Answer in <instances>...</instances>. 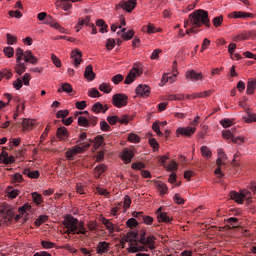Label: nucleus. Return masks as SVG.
I'll return each instance as SVG.
<instances>
[{"label":"nucleus","mask_w":256,"mask_h":256,"mask_svg":"<svg viewBox=\"0 0 256 256\" xmlns=\"http://www.w3.org/2000/svg\"><path fill=\"white\" fill-rule=\"evenodd\" d=\"M64 227H66L68 235H87L85 222L79 221L71 215L66 216L64 220Z\"/></svg>","instance_id":"nucleus-1"},{"label":"nucleus","mask_w":256,"mask_h":256,"mask_svg":"<svg viewBox=\"0 0 256 256\" xmlns=\"http://www.w3.org/2000/svg\"><path fill=\"white\" fill-rule=\"evenodd\" d=\"M190 23L194 27H211V21L209 20V13L205 10H195L189 15Z\"/></svg>","instance_id":"nucleus-2"},{"label":"nucleus","mask_w":256,"mask_h":256,"mask_svg":"<svg viewBox=\"0 0 256 256\" xmlns=\"http://www.w3.org/2000/svg\"><path fill=\"white\" fill-rule=\"evenodd\" d=\"M147 235V231L145 230H141L139 233V240L138 243H140V245H148V249H150V251H153L154 249H156L155 243L157 241V237L155 235H151L146 237Z\"/></svg>","instance_id":"nucleus-3"},{"label":"nucleus","mask_w":256,"mask_h":256,"mask_svg":"<svg viewBox=\"0 0 256 256\" xmlns=\"http://www.w3.org/2000/svg\"><path fill=\"white\" fill-rule=\"evenodd\" d=\"M14 70L19 76L27 71V66L23 63V49L21 48L16 49V66Z\"/></svg>","instance_id":"nucleus-4"},{"label":"nucleus","mask_w":256,"mask_h":256,"mask_svg":"<svg viewBox=\"0 0 256 256\" xmlns=\"http://www.w3.org/2000/svg\"><path fill=\"white\" fill-rule=\"evenodd\" d=\"M135 7H137V0H122L115 5V11L123 9V11H126V13H133Z\"/></svg>","instance_id":"nucleus-5"},{"label":"nucleus","mask_w":256,"mask_h":256,"mask_svg":"<svg viewBox=\"0 0 256 256\" xmlns=\"http://www.w3.org/2000/svg\"><path fill=\"white\" fill-rule=\"evenodd\" d=\"M197 131V127H178L176 129V137H186V138H191L195 135Z\"/></svg>","instance_id":"nucleus-6"},{"label":"nucleus","mask_w":256,"mask_h":256,"mask_svg":"<svg viewBox=\"0 0 256 256\" xmlns=\"http://www.w3.org/2000/svg\"><path fill=\"white\" fill-rule=\"evenodd\" d=\"M138 233L135 231H129L127 234L120 238V245L122 249H125V243H136L138 241Z\"/></svg>","instance_id":"nucleus-7"},{"label":"nucleus","mask_w":256,"mask_h":256,"mask_svg":"<svg viewBox=\"0 0 256 256\" xmlns=\"http://www.w3.org/2000/svg\"><path fill=\"white\" fill-rule=\"evenodd\" d=\"M127 101H129V97L125 94H115L112 97V103L114 107H118V109H121V107H126Z\"/></svg>","instance_id":"nucleus-8"},{"label":"nucleus","mask_w":256,"mask_h":256,"mask_svg":"<svg viewBox=\"0 0 256 256\" xmlns=\"http://www.w3.org/2000/svg\"><path fill=\"white\" fill-rule=\"evenodd\" d=\"M158 223H171L173 217H170L167 212H163V207H159L156 211Z\"/></svg>","instance_id":"nucleus-9"},{"label":"nucleus","mask_w":256,"mask_h":256,"mask_svg":"<svg viewBox=\"0 0 256 256\" xmlns=\"http://www.w3.org/2000/svg\"><path fill=\"white\" fill-rule=\"evenodd\" d=\"M230 19H253L255 15L250 12L234 11L228 15Z\"/></svg>","instance_id":"nucleus-10"},{"label":"nucleus","mask_w":256,"mask_h":256,"mask_svg":"<svg viewBox=\"0 0 256 256\" xmlns=\"http://www.w3.org/2000/svg\"><path fill=\"white\" fill-rule=\"evenodd\" d=\"M203 77V73L197 72L194 69L188 70L185 73V79H187V81H201Z\"/></svg>","instance_id":"nucleus-11"},{"label":"nucleus","mask_w":256,"mask_h":256,"mask_svg":"<svg viewBox=\"0 0 256 256\" xmlns=\"http://www.w3.org/2000/svg\"><path fill=\"white\" fill-rule=\"evenodd\" d=\"M80 153H85V148L76 145L69 149L68 151H66V159H68L69 161H73L75 155H79Z\"/></svg>","instance_id":"nucleus-12"},{"label":"nucleus","mask_w":256,"mask_h":256,"mask_svg":"<svg viewBox=\"0 0 256 256\" xmlns=\"http://www.w3.org/2000/svg\"><path fill=\"white\" fill-rule=\"evenodd\" d=\"M135 92L137 97H149V95H151V87L148 85L139 84L136 87Z\"/></svg>","instance_id":"nucleus-13"},{"label":"nucleus","mask_w":256,"mask_h":256,"mask_svg":"<svg viewBox=\"0 0 256 256\" xmlns=\"http://www.w3.org/2000/svg\"><path fill=\"white\" fill-rule=\"evenodd\" d=\"M139 75V67L134 66L130 72L127 74L124 83L125 85H131L135 79H137V76Z\"/></svg>","instance_id":"nucleus-14"},{"label":"nucleus","mask_w":256,"mask_h":256,"mask_svg":"<svg viewBox=\"0 0 256 256\" xmlns=\"http://www.w3.org/2000/svg\"><path fill=\"white\" fill-rule=\"evenodd\" d=\"M71 59L73 61L74 66L79 67L83 62V53L79 49L73 50L71 52Z\"/></svg>","instance_id":"nucleus-15"},{"label":"nucleus","mask_w":256,"mask_h":256,"mask_svg":"<svg viewBox=\"0 0 256 256\" xmlns=\"http://www.w3.org/2000/svg\"><path fill=\"white\" fill-rule=\"evenodd\" d=\"M25 63H30L31 65H37L39 63V59L33 55V52L31 50L23 51V57Z\"/></svg>","instance_id":"nucleus-16"},{"label":"nucleus","mask_w":256,"mask_h":256,"mask_svg":"<svg viewBox=\"0 0 256 256\" xmlns=\"http://www.w3.org/2000/svg\"><path fill=\"white\" fill-rule=\"evenodd\" d=\"M81 0H58L56 2V5L60 7V9H63V11H69V9H72L73 4L71 3H79Z\"/></svg>","instance_id":"nucleus-17"},{"label":"nucleus","mask_w":256,"mask_h":256,"mask_svg":"<svg viewBox=\"0 0 256 256\" xmlns=\"http://www.w3.org/2000/svg\"><path fill=\"white\" fill-rule=\"evenodd\" d=\"M133 157H135L133 150H124L120 155L121 160L126 163V165H129V163L133 161Z\"/></svg>","instance_id":"nucleus-18"},{"label":"nucleus","mask_w":256,"mask_h":256,"mask_svg":"<svg viewBox=\"0 0 256 256\" xmlns=\"http://www.w3.org/2000/svg\"><path fill=\"white\" fill-rule=\"evenodd\" d=\"M212 93L213 91L211 90L197 92V93L186 96V99H205L207 97H211Z\"/></svg>","instance_id":"nucleus-19"},{"label":"nucleus","mask_w":256,"mask_h":256,"mask_svg":"<svg viewBox=\"0 0 256 256\" xmlns=\"http://www.w3.org/2000/svg\"><path fill=\"white\" fill-rule=\"evenodd\" d=\"M0 163H3L4 165L15 163V157L13 155L9 156V153L2 151L0 154Z\"/></svg>","instance_id":"nucleus-20"},{"label":"nucleus","mask_w":256,"mask_h":256,"mask_svg":"<svg viewBox=\"0 0 256 256\" xmlns=\"http://www.w3.org/2000/svg\"><path fill=\"white\" fill-rule=\"evenodd\" d=\"M120 36L124 41H131L135 37V30H128L127 28H122L120 31Z\"/></svg>","instance_id":"nucleus-21"},{"label":"nucleus","mask_w":256,"mask_h":256,"mask_svg":"<svg viewBox=\"0 0 256 256\" xmlns=\"http://www.w3.org/2000/svg\"><path fill=\"white\" fill-rule=\"evenodd\" d=\"M83 25H86L87 27H89L91 25V17L86 16L85 18L78 19V23L75 27L77 33L81 31Z\"/></svg>","instance_id":"nucleus-22"},{"label":"nucleus","mask_w":256,"mask_h":256,"mask_svg":"<svg viewBox=\"0 0 256 256\" xmlns=\"http://www.w3.org/2000/svg\"><path fill=\"white\" fill-rule=\"evenodd\" d=\"M84 77L87 81H93L96 77L95 72H93V65L89 64L86 66L84 71Z\"/></svg>","instance_id":"nucleus-23"},{"label":"nucleus","mask_w":256,"mask_h":256,"mask_svg":"<svg viewBox=\"0 0 256 256\" xmlns=\"http://www.w3.org/2000/svg\"><path fill=\"white\" fill-rule=\"evenodd\" d=\"M101 223L104 224L105 228L107 229L108 233H115V227H117L116 224H113L111 220L102 217Z\"/></svg>","instance_id":"nucleus-24"},{"label":"nucleus","mask_w":256,"mask_h":256,"mask_svg":"<svg viewBox=\"0 0 256 256\" xmlns=\"http://www.w3.org/2000/svg\"><path fill=\"white\" fill-rule=\"evenodd\" d=\"M56 137L60 141H65L69 137V131L65 128V126L59 127L56 132Z\"/></svg>","instance_id":"nucleus-25"},{"label":"nucleus","mask_w":256,"mask_h":256,"mask_svg":"<svg viewBox=\"0 0 256 256\" xmlns=\"http://www.w3.org/2000/svg\"><path fill=\"white\" fill-rule=\"evenodd\" d=\"M109 251V243L106 241L99 242L96 247V252L98 255H103V253H108Z\"/></svg>","instance_id":"nucleus-26"},{"label":"nucleus","mask_w":256,"mask_h":256,"mask_svg":"<svg viewBox=\"0 0 256 256\" xmlns=\"http://www.w3.org/2000/svg\"><path fill=\"white\" fill-rule=\"evenodd\" d=\"M22 173L23 175H26V177H28L29 179H39L41 175L39 170L31 171V169L29 168L24 169Z\"/></svg>","instance_id":"nucleus-27"},{"label":"nucleus","mask_w":256,"mask_h":256,"mask_svg":"<svg viewBox=\"0 0 256 256\" xmlns=\"http://www.w3.org/2000/svg\"><path fill=\"white\" fill-rule=\"evenodd\" d=\"M200 152H201L203 159H206V161H208V159H211V157H213V152L207 146H202L200 148Z\"/></svg>","instance_id":"nucleus-28"},{"label":"nucleus","mask_w":256,"mask_h":256,"mask_svg":"<svg viewBox=\"0 0 256 256\" xmlns=\"http://www.w3.org/2000/svg\"><path fill=\"white\" fill-rule=\"evenodd\" d=\"M255 89H256V79L248 80L246 95H253V93H255Z\"/></svg>","instance_id":"nucleus-29"},{"label":"nucleus","mask_w":256,"mask_h":256,"mask_svg":"<svg viewBox=\"0 0 256 256\" xmlns=\"http://www.w3.org/2000/svg\"><path fill=\"white\" fill-rule=\"evenodd\" d=\"M6 193L8 199H17V197L19 196V190L13 189V186H8L6 188Z\"/></svg>","instance_id":"nucleus-30"},{"label":"nucleus","mask_w":256,"mask_h":256,"mask_svg":"<svg viewBox=\"0 0 256 256\" xmlns=\"http://www.w3.org/2000/svg\"><path fill=\"white\" fill-rule=\"evenodd\" d=\"M230 198L232 199V201H235L236 203H243L244 201V198H243V194L242 192H235V191H232L230 192Z\"/></svg>","instance_id":"nucleus-31"},{"label":"nucleus","mask_w":256,"mask_h":256,"mask_svg":"<svg viewBox=\"0 0 256 256\" xmlns=\"http://www.w3.org/2000/svg\"><path fill=\"white\" fill-rule=\"evenodd\" d=\"M105 171H107V166L105 164H99L98 166H96L94 168V175L96 179H99V177H101V174L105 173Z\"/></svg>","instance_id":"nucleus-32"},{"label":"nucleus","mask_w":256,"mask_h":256,"mask_svg":"<svg viewBox=\"0 0 256 256\" xmlns=\"http://www.w3.org/2000/svg\"><path fill=\"white\" fill-rule=\"evenodd\" d=\"M33 120L31 119H23L22 121V127H23V131H31V129H33Z\"/></svg>","instance_id":"nucleus-33"},{"label":"nucleus","mask_w":256,"mask_h":256,"mask_svg":"<svg viewBox=\"0 0 256 256\" xmlns=\"http://www.w3.org/2000/svg\"><path fill=\"white\" fill-rule=\"evenodd\" d=\"M3 53H4L5 57H7L8 59H11L15 55V49H13V47H11V46L4 47Z\"/></svg>","instance_id":"nucleus-34"},{"label":"nucleus","mask_w":256,"mask_h":256,"mask_svg":"<svg viewBox=\"0 0 256 256\" xmlns=\"http://www.w3.org/2000/svg\"><path fill=\"white\" fill-rule=\"evenodd\" d=\"M99 91L102 93L109 94L112 91L111 84L109 83H102L99 85Z\"/></svg>","instance_id":"nucleus-35"},{"label":"nucleus","mask_w":256,"mask_h":256,"mask_svg":"<svg viewBox=\"0 0 256 256\" xmlns=\"http://www.w3.org/2000/svg\"><path fill=\"white\" fill-rule=\"evenodd\" d=\"M63 91L64 93H73V86L69 83H63L62 88L58 89V93H61Z\"/></svg>","instance_id":"nucleus-36"},{"label":"nucleus","mask_w":256,"mask_h":256,"mask_svg":"<svg viewBox=\"0 0 256 256\" xmlns=\"http://www.w3.org/2000/svg\"><path fill=\"white\" fill-rule=\"evenodd\" d=\"M127 141H129V143H140L141 137L135 133H130L127 137Z\"/></svg>","instance_id":"nucleus-37"},{"label":"nucleus","mask_w":256,"mask_h":256,"mask_svg":"<svg viewBox=\"0 0 256 256\" xmlns=\"http://www.w3.org/2000/svg\"><path fill=\"white\" fill-rule=\"evenodd\" d=\"M32 199L33 203L36 205H41V203H43V196L37 192L32 193Z\"/></svg>","instance_id":"nucleus-38"},{"label":"nucleus","mask_w":256,"mask_h":256,"mask_svg":"<svg viewBox=\"0 0 256 256\" xmlns=\"http://www.w3.org/2000/svg\"><path fill=\"white\" fill-rule=\"evenodd\" d=\"M91 111L93 113L99 114L103 112V104H101V102H96L93 104Z\"/></svg>","instance_id":"nucleus-39"},{"label":"nucleus","mask_w":256,"mask_h":256,"mask_svg":"<svg viewBox=\"0 0 256 256\" xmlns=\"http://www.w3.org/2000/svg\"><path fill=\"white\" fill-rule=\"evenodd\" d=\"M177 169H179V164H177L175 160L170 161V163L166 167V171H169L170 173H173V171H177Z\"/></svg>","instance_id":"nucleus-40"},{"label":"nucleus","mask_w":256,"mask_h":256,"mask_svg":"<svg viewBox=\"0 0 256 256\" xmlns=\"http://www.w3.org/2000/svg\"><path fill=\"white\" fill-rule=\"evenodd\" d=\"M115 45H116L115 39L108 38L106 40L105 47H106L107 51H113V49H115Z\"/></svg>","instance_id":"nucleus-41"},{"label":"nucleus","mask_w":256,"mask_h":256,"mask_svg":"<svg viewBox=\"0 0 256 256\" xmlns=\"http://www.w3.org/2000/svg\"><path fill=\"white\" fill-rule=\"evenodd\" d=\"M0 74L2 75V79H11V77H13V72L11 71V69H2L0 71Z\"/></svg>","instance_id":"nucleus-42"},{"label":"nucleus","mask_w":256,"mask_h":256,"mask_svg":"<svg viewBox=\"0 0 256 256\" xmlns=\"http://www.w3.org/2000/svg\"><path fill=\"white\" fill-rule=\"evenodd\" d=\"M98 121H99V118L97 116L88 114V127H95Z\"/></svg>","instance_id":"nucleus-43"},{"label":"nucleus","mask_w":256,"mask_h":256,"mask_svg":"<svg viewBox=\"0 0 256 256\" xmlns=\"http://www.w3.org/2000/svg\"><path fill=\"white\" fill-rule=\"evenodd\" d=\"M148 143L150 145V147L153 149V151H159V142H157V139L155 138H150L148 140Z\"/></svg>","instance_id":"nucleus-44"},{"label":"nucleus","mask_w":256,"mask_h":256,"mask_svg":"<svg viewBox=\"0 0 256 256\" xmlns=\"http://www.w3.org/2000/svg\"><path fill=\"white\" fill-rule=\"evenodd\" d=\"M78 125H79V127H89L88 118H86L85 116H79L78 117Z\"/></svg>","instance_id":"nucleus-45"},{"label":"nucleus","mask_w":256,"mask_h":256,"mask_svg":"<svg viewBox=\"0 0 256 256\" xmlns=\"http://www.w3.org/2000/svg\"><path fill=\"white\" fill-rule=\"evenodd\" d=\"M47 219L48 217L45 215H41L39 216L36 220H35V226L36 227H41V225H43V223H47Z\"/></svg>","instance_id":"nucleus-46"},{"label":"nucleus","mask_w":256,"mask_h":256,"mask_svg":"<svg viewBox=\"0 0 256 256\" xmlns=\"http://www.w3.org/2000/svg\"><path fill=\"white\" fill-rule=\"evenodd\" d=\"M41 246L43 247V249H55V247H57V244L51 242V241H45L43 240L41 242Z\"/></svg>","instance_id":"nucleus-47"},{"label":"nucleus","mask_w":256,"mask_h":256,"mask_svg":"<svg viewBox=\"0 0 256 256\" xmlns=\"http://www.w3.org/2000/svg\"><path fill=\"white\" fill-rule=\"evenodd\" d=\"M157 188H158L160 195H167V191H169V188L167 187V184H165V183L158 184Z\"/></svg>","instance_id":"nucleus-48"},{"label":"nucleus","mask_w":256,"mask_h":256,"mask_svg":"<svg viewBox=\"0 0 256 256\" xmlns=\"http://www.w3.org/2000/svg\"><path fill=\"white\" fill-rule=\"evenodd\" d=\"M152 129L158 137H163V132H161V127L159 126V122H154L152 124Z\"/></svg>","instance_id":"nucleus-49"},{"label":"nucleus","mask_w":256,"mask_h":256,"mask_svg":"<svg viewBox=\"0 0 256 256\" xmlns=\"http://www.w3.org/2000/svg\"><path fill=\"white\" fill-rule=\"evenodd\" d=\"M100 129L104 131L105 133L111 131V125L107 123V121L102 120L100 121Z\"/></svg>","instance_id":"nucleus-50"},{"label":"nucleus","mask_w":256,"mask_h":256,"mask_svg":"<svg viewBox=\"0 0 256 256\" xmlns=\"http://www.w3.org/2000/svg\"><path fill=\"white\" fill-rule=\"evenodd\" d=\"M27 211H31V205H29V203H25L23 206L18 208V212L20 215H25Z\"/></svg>","instance_id":"nucleus-51"},{"label":"nucleus","mask_w":256,"mask_h":256,"mask_svg":"<svg viewBox=\"0 0 256 256\" xmlns=\"http://www.w3.org/2000/svg\"><path fill=\"white\" fill-rule=\"evenodd\" d=\"M131 169H134L136 171H141V169H145V163H143V162H133L131 164Z\"/></svg>","instance_id":"nucleus-52"},{"label":"nucleus","mask_w":256,"mask_h":256,"mask_svg":"<svg viewBox=\"0 0 256 256\" xmlns=\"http://www.w3.org/2000/svg\"><path fill=\"white\" fill-rule=\"evenodd\" d=\"M214 27H221L223 25V15L217 16L212 20Z\"/></svg>","instance_id":"nucleus-53"},{"label":"nucleus","mask_w":256,"mask_h":256,"mask_svg":"<svg viewBox=\"0 0 256 256\" xmlns=\"http://www.w3.org/2000/svg\"><path fill=\"white\" fill-rule=\"evenodd\" d=\"M88 97H92L93 99L101 97V93L97 88H92L90 91H88Z\"/></svg>","instance_id":"nucleus-54"},{"label":"nucleus","mask_w":256,"mask_h":256,"mask_svg":"<svg viewBox=\"0 0 256 256\" xmlns=\"http://www.w3.org/2000/svg\"><path fill=\"white\" fill-rule=\"evenodd\" d=\"M126 225L127 227H129V229H133L134 227H137V225H139V222H137V219L135 218H130L126 221Z\"/></svg>","instance_id":"nucleus-55"},{"label":"nucleus","mask_w":256,"mask_h":256,"mask_svg":"<svg viewBox=\"0 0 256 256\" xmlns=\"http://www.w3.org/2000/svg\"><path fill=\"white\" fill-rule=\"evenodd\" d=\"M51 59H52L53 65H55V67H57L58 69L62 67L61 59H59V57H57V55L52 54Z\"/></svg>","instance_id":"nucleus-56"},{"label":"nucleus","mask_w":256,"mask_h":256,"mask_svg":"<svg viewBox=\"0 0 256 256\" xmlns=\"http://www.w3.org/2000/svg\"><path fill=\"white\" fill-rule=\"evenodd\" d=\"M30 81H31V74L25 73L22 77V84L25 85L26 87H29Z\"/></svg>","instance_id":"nucleus-57"},{"label":"nucleus","mask_w":256,"mask_h":256,"mask_svg":"<svg viewBox=\"0 0 256 256\" xmlns=\"http://www.w3.org/2000/svg\"><path fill=\"white\" fill-rule=\"evenodd\" d=\"M57 119H65V117H69V110H59L56 113Z\"/></svg>","instance_id":"nucleus-58"},{"label":"nucleus","mask_w":256,"mask_h":256,"mask_svg":"<svg viewBox=\"0 0 256 256\" xmlns=\"http://www.w3.org/2000/svg\"><path fill=\"white\" fill-rule=\"evenodd\" d=\"M6 38H7L8 45H15V43H17V36H13L8 33L6 34Z\"/></svg>","instance_id":"nucleus-59"},{"label":"nucleus","mask_w":256,"mask_h":256,"mask_svg":"<svg viewBox=\"0 0 256 256\" xmlns=\"http://www.w3.org/2000/svg\"><path fill=\"white\" fill-rule=\"evenodd\" d=\"M118 123H120V125H128L129 124V115L124 114L120 118L118 117Z\"/></svg>","instance_id":"nucleus-60"},{"label":"nucleus","mask_w":256,"mask_h":256,"mask_svg":"<svg viewBox=\"0 0 256 256\" xmlns=\"http://www.w3.org/2000/svg\"><path fill=\"white\" fill-rule=\"evenodd\" d=\"M222 137L223 139H226V141H229V139H234L235 137H233V132H231L230 130H224L222 131Z\"/></svg>","instance_id":"nucleus-61"},{"label":"nucleus","mask_w":256,"mask_h":256,"mask_svg":"<svg viewBox=\"0 0 256 256\" xmlns=\"http://www.w3.org/2000/svg\"><path fill=\"white\" fill-rule=\"evenodd\" d=\"M244 119L245 123H256V114L249 112L248 117Z\"/></svg>","instance_id":"nucleus-62"},{"label":"nucleus","mask_w":256,"mask_h":256,"mask_svg":"<svg viewBox=\"0 0 256 256\" xmlns=\"http://www.w3.org/2000/svg\"><path fill=\"white\" fill-rule=\"evenodd\" d=\"M12 183H23V175L21 173H15L12 178Z\"/></svg>","instance_id":"nucleus-63"},{"label":"nucleus","mask_w":256,"mask_h":256,"mask_svg":"<svg viewBox=\"0 0 256 256\" xmlns=\"http://www.w3.org/2000/svg\"><path fill=\"white\" fill-rule=\"evenodd\" d=\"M107 121L110 125H117L119 123V116H108Z\"/></svg>","instance_id":"nucleus-64"}]
</instances>
